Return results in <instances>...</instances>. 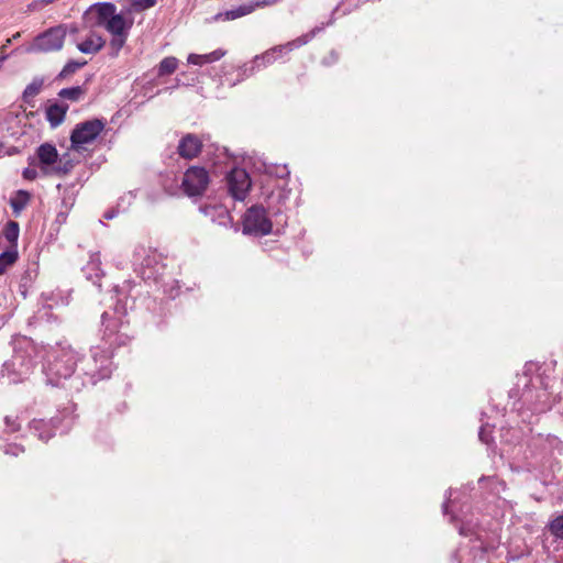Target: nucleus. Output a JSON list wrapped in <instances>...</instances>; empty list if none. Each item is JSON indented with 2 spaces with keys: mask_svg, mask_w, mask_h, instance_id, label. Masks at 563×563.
<instances>
[{
  "mask_svg": "<svg viewBox=\"0 0 563 563\" xmlns=\"http://www.w3.org/2000/svg\"><path fill=\"white\" fill-rule=\"evenodd\" d=\"M78 361V353L70 345L58 344L48 354L45 366L47 382L53 386L62 385L73 376Z\"/></svg>",
  "mask_w": 563,
  "mask_h": 563,
  "instance_id": "f257e3e1",
  "label": "nucleus"
},
{
  "mask_svg": "<svg viewBox=\"0 0 563 563\" xmlns=\"http://www.w3.org/2000/svg\"><path fill=\"white\" fill-rule=\"evenodd\" d=\"M125 317V305L120 301L112 311H104L101 314L102 341L106 347L112 350L130 342L129 321Z\"/></svg>",
  "mask_w": 563,
  "mask_h": 563,
  "instance_id": "f03ea898",
  "label": "nucleus"
},
{
  "mask_svg": "<svg viewBox=\"0 0 563 563\" xmlns=\"http://www.w3.org/2000/svg\"><path fill=\"white\" fill-rule=\"evenodd\" d=\"M113 369L112 350L106 346H92L89 356L80 360L82 385H96L111 376Z\"/></svg>",
  "mask_w": 563,
  "mask_h": 563,
  "instance_id": "7ed1b4c3",
  "label": "nucleus"
},
{
  "mask_svg": "<svg viewBox=\"0 0 563 563\" xmlns=\"http://www.w3.org/2000/svg\"><path fill=\"white\" fill-rule=\"evenodd\" d=\"M96 15L95 24L104 27L111 35L129 34L132 21H126L123 13H117L111 2H97L89 7L86 15Z\"/></svg>",
  "mask_w": 563,
  "mask_h": 563,
  "instance_id": "20e7f679",
  "label": "nucleus"
},
{
  "mask_svg": "<svg viewBox=\"0 0 563 563\" xmlns=\"http://www.w3.org/2000/svg\"><path fill=\"white\" fill-rule=\"evenodd\" d=\"M133 265L135 271L144 280L157 283L164 275L166 266L163 255L156 250L139 245L133 253Z\"/></svg>",
  "mask_w": 563,
  "mask_h": 563,
  "instance_id": "39448f33",
  "label": "nucleus"
},
{
  "mask_svg": "<svg viewBox=\"0 0 563 563\" xmlns=\"http://www.w3.org/2000/svg\"><path fill=\"white\" fill-rule=\"evenodd\" d=\"M333 16L325 23H321L320 25L314 26L310 32L298 36L297 38L284 44L273 47L272 49L266 51L261 56H256L254 63L257 67L266 66L272 64L277 58V53L282 54L284 51L291 52L295 48H299L306 44H308L317 34L321 33L325 26L333 24Z\"/></svg>",
  "mask_w": 563,
  "mask_h": 563,
  "instance_id": "423d86ee",
  "label": "nucleus"
},
{
  "mask_svg": "<svg viewBox=\"0 0 563 563\" xmlns=\"http://www.w3.org/2000/svg\"><path fill=\"white\" fill-rule=\"evenodd\" d=\"M242 232L247 235L264 236L272 232L273 224L262 205L246 209L242 220Z\"/></svg>",
  "mask_w": 563,
  "mask_h": 563,
  "instance_id": "0eeeda50",
  "label": "nucleus"
},
{
  "mask_svg": "<svg viewBox=\"0 0 563 563\" xmlns=\"http://www.w3.org/2000/svg\"><path fill=\"white\" fill-rule=\"evenodd\" d=\"M106 128L103 119H91L77 123L70 134L71 148L80 151L86 144L92 143Z\"/></svg>",
  "mask_w": 563,
  "mask_h": 563,
  "instance_id": "6e6552de",
  "label": "nucleus"
},
{
  "mask_svg": "<svg viewBox=\"0 0 563 563\" xmlns=\"http://www.w3.org/2000/svg\"><path fill=\"white\" fill-rule=\"evenodd\" d=\"M60 27L52 26L46 31L37 34L30 46L27 53H54L59 52L64 46V37Z\"/></svg>",
  "mask_w": 563,
  "mask_h": 563,
  "instance_id": "1a4fd4ad",
  "label": "nucleus"
},
{
  "mask_svg": "<svg viewBox=\"0 0 563 563\" xmlns=\"http://www.w3.org/2000/svg\"><path fill=\"white\" fill-rule=\"evenodd\" d=\"M209 174L200 166L189 167L183 177L181 188L189 197L202 195L209 185Z\"/></svg>",
  "mask_w": 563,
  "mask_h": 563,
  "instance_id": "9d476101",
  "label": "nucleus"
},
{
  "mask_svg": "<svg viewBox=\"0 0 563 563\" xmlns=\"http://www.w3.org/2000/svg\"><path fill=\"white\" fill-rule=\"evenodd\" d=\"M227 186L235 200H244L251 188L250 176L245 169L234 168L227 176Z\"/></svg>",
  "mask_w": 563,
  "mask_h": 563,
  "instance_id": "9b49d317",
  "label": "nucleus"
},
{
  "mask_svg": "<svg viewBox=\"0 0 563 563\" xmlns=\"http://www.w3.org/2000/svg\"><path fill=\"white\" fill-rule=\"evenodd\" d=\"M202 150L201 140L191 133L184 135L177 146V153L185 159L197 157Z\"/></svg>",
  "mask_w": 563,
  "mask_h": 563,
  "instance_id": "f8f14e48",
  "label": "nucleus"
},
{
  "mask_svg": "<svg viewBox=\"0 0 563 563\" xmlns=\"http://www.w3.org/2000/svg\"><path fill=\"white\" fill-rule=\"evenodd\" d=\"M57 419H51L48 421L44 419H34L30 422V431L36 435L41 441L47 442L54 437Z\"/></svg>",
  "mask_w": 563,
  "mask_h": 563,
  "instance_id": "ddd939ff",
  "label": "nucleus"
},
{
  "mask_svg": "<svg viewBox=\"0 0 563 563\" xmlns=\"http://www.w3.org/2000/svg\"><path fill=\"white\" fill-rule=\"evenodd\" d=\"M67 111L68 104L54 102L46 108V120L52 128H56L64 122Z\"/></svg>",
  "mask_w": 563,
  "mask_h": 563,
  "instance_id": "4468645a",
  "label": "nucleus"
},
{
  "mask_svg": "<svg viewBox=\"0 0 563 563\" xmlns=\"http://www.w3.org/2000/svg\"><path fill=\"white\" fill-rule=\"evenodd\" d=\"M37 158L40 163L43 165L42 169L47 173L48 167L54 165L57 162L58 153L54 145L49 143H44L37 148Z\"/></svg>",
  "mask_w": 563,
  "mask_h": 563,
  "instance_id": "2eb2a0df",
  "label": "nucleus"
},
{
  "mask_svg": "<svg viewBox=\"0 0 563 563\" xmlns=\"http://www.w3.org/2000/svg\"><path fill=\"white\" fill-rule=\"evenodd\" d=\"M104 44V38L92 32L85 41L77 44V48L84 54H97L103 48Z\"/></svg>",
  "mask_w": 563,
  "mask_h": 563,
  "instance_id": "dca6fc26",
  "label": "nucleus"
},
{
  "mask_svg": "<svg viewBox=\"0 0 563 563\" xmlns=\"http://www.w3.org/2000/svg\"><path fill=\"white\" fill-rule=\"evenodd\" d=\"M201 210L207 217L218 222L220 225H228L231 222L230 212L223 206H207Z\"/></svg>",
  "mask_w": 563,
  "mask_h": 563,
  "instance_id": "f3484780",
  "label": "nucleus"
},
{
  "mask_svg": "<svg viewBox=\"0 0 563 563\" xmlns=\"http://www.w3.org/2000/svg\"><path fill=\"white\" fill-rule=\"evenodd\" d=\"M225 52L222 49H216L209 54H189L187 62L191 65L202 66L205 64H211L219 60L224 56Z\"/></svg>",
  "mask_w": 563,
  "mask_h": 563,
  "instance_id": "a211bd4d",
  "label": "nucleus"
},
{
  "mask_svg": "<svg viewBox=\"0 0 563 563\" xmlns=\"http://www.w3.org/2000/svg\"><path fill=\"white\" fill-rule=\"evenodd\" d=\"M253 11H254V7H252L251 3L242 4L235 9L218 13L214 16V19L222 20V21H230V20H235V19L242 18L244 15H247V14L252 13Z\"/></svg>",
  "mask_w": 563,
  "mask_h": 563,
  "instance_id": "6ab92c4d",
  "label": "nucleus"
},
{
  "mask_svg": "<svg viewBox=\"0 0 563 563\" xmlns=\"http://www.w3.org/2000/svg\"><path fill=\"white\" fill-rule=\"evenodd\" d=\"M100 264L99 255H93L91 256L90 262L84 267V273L88 279L92 280L93 284H98L100 278L103 276Z\"/></svg>",
  "mask_w": 563,
  "mask_h": 563,
  "instance_id": "aec40b11",
  "label": "nucleus"
},
{
  "mask_svg": "<svg viewBox=\"0 0 563 563\" xmlns=\"http://www.w3.org/2000/svg\"><path fill=\"white\" fill-rule=\"evenodd\" d=\"M44 86L43 77H34L32 81L25 87L23 91V101L30 103L34 97H36Z\"/></svg>",
  "mask_w": 563,
  "mask_h": 563,
  "instance_id": "412c9836",
  "label": "nucleus"
},
{
  "mask_svg": "<svg viewBox=\"0 0 563 563\" xmlns=\"http://www.w3.org/2000/svg\"><path fill=\"white\" fill-rule=\"evenodd\" d=\"M36 277H37V268L35 267V265L33 267H29L22 274L20 284H19V289H20V292L24 297L26 296L27 289L32 286V284Z\"/></svg>",
  "mask_w": 563,
  "mask_h": 563,
  "instance_id": "4be33fe9",
  "label": "nucleus"
},
{
  "mask_svg": "<svg viewBox=\"0 0 563 563\" xmlns=\"http://www.w3.org/2000/svg\"><path fill=\"white\" fill-rule=\"evenodd\" d=\"M86 65H87V60L70 59L64 65L63 69L59 71L56 79L57 80L66 79Z\"/></svg>",
  "mask_w": 563,
  "mask_h": 563,
  "instance_id": "5701e85b",
  "label": "nucleus"
},
{
  "mask_svg": "<svg viewBox=\"0 0 563 563\" xmlns=\"http://www.w3.org/2000/svg\"><path fill=\"white\" fill-rule=\"evenodd\" d=\"M178 67V59L174 56L165 57L161 60L157 69L158 76H167L173 74Z\"/></svg>",
  "mask_w": 563,
  "mask_h": 563,
  "instance_id": "b1692460",
  "label": "nucleus"
},
{
  "mask_svg": "<svg viewBox=\"0 0 563 563\" xmlns=\"http://www.w3.org/2000/svg\"><path fill=\"white\" fill-rule=\"evenodd\" d=\"M85 95V89L80 86L63 88L59 90L58 96L73 102L79 101Z\"/></svg>",
  "mask_w": 563,
  "mask_h": 563,
  "instance_id": "393cba45",
  "label": "nucleus"
},
{
  "mask_svg": "<svg viewBox=\"0 0 563 563\" xmlns=\"http://www.w3.org/2000/svg\"><path fill=\"white\" fill-rule=\"evenodd\" d=\"M547 529L555 539L563 540V514L551 519L547 525Z\"/></svg>",
  "mask_w": 563,
  "mask_h": 563,
  "instance_id": "a878e982",
  "label": "nucleus"
},
{
  "mask_svg": "<svg viewBox=\"0 0 563 563\" xmlns=\"http://www.w3.org/2000/svg\"><path fill=\"white\" fill-rule=\"evenodd\" d=\"M30 200V195L24 191L20 190L18 192V196L15 198H12L10 201V206L15 214H19L27 205Z\"/></svg>",
  "mask_w": 563,
  "mask_h": 563,
  "instance_id": "bb28decb",
  "label": "nucleus"
},
{
  "mask_svg": "<svg viewBox=\"0 0 563 563\" xmlns=\"http://www.w3.org/2000/svg\"><path fill=\"white\" fill-rule=\"evenodd\" d=\"M20 228L15 221H9L3 229V236L11 244H16L19 239Z\"/></svg>",
  "mask_w": 563,
  "mask_h": 563,
  "instance_id": "cd10ccee",
  "label": "nucleus"
},
{
  "mask_svg": "<svg viewBox=\"0 0 563 563\" xmlns=\"http://www.w3.org/2000/svg\"><path fill=\"white\" fill-rule=\"evenodd\" d=\"M18 260L16 250L4 251L0 254V275H2L9 266Z\"/></svg>",
  "mask_w": 563,
  "mask_h": 563,
  "instance_id": "c85d7f7f",
  "label": "nucleus"
},
{
  "mask_svg": "<svg viewBox=\"0 0 563 563\" xmlns=\"http://www.w3.org/2000/svg\"><path fill=\"white\" fill-rule=\"evenodd\" d=\"M130 7L126 9V13L141 12L153 8L157 0H128Z\"/></svg>",
  "mask_w": 563,
  "mask_h": 563,
  "instance_id": "c756f323",
  "label": "nucleus"
},
{
  "mask_svg": "<svg viewBox=\"0 0 563 563\" xmlns=\"http://www.w3.org/2000/svg\"><path fill=\"white\" fill-rule=\"evenodd\" d=\"M128 36L129 34L112 35L110 40V48L112 49V56H118L119 52L125 45Z\"/></svg>",
  "mask_w": 563,
  "mask_h": 563,
  "instance_id": "7c9ffc66",
  "label": "nucleus"
},
{
  "mask_svg": "<svg viewBox=\"0 0 563 563\" xmlns=\"http://www.w3.org/2000/svg\"><path fill=\"white\" fill-rule=\"evenodd\" d=\"M11 363L12 366L14 367L19 365L20 368L18 371L20 374H23L30 369L32 361L31 358H25L21 354L16 353L15 355H13Z\"/></svg>",
  "mask_w": 563,
  "mask_h": 563,
  "instance_id": "2f4dec72",
  "label": "nucleus"
},
{
  "mask_svg": "<svg viewBox=\"0 0 563 563\" xmlns=\"http://www.w3.org/2000/svg\"><path fill=\"white\" fill-rule=\"evenodd\" d=\"M73 167L74 165L70 159H60L56 166L51 168V172L58 176H65L73 169Z\"/></svg>",
  "mask_w": 563,
  "mask_h": 563,
  "instance_id": "473e14b6",
  "label": "nucleus"
},
{
  "mask_svg": "<svg viewBox=\"0 0 563 563\" xmlns=\"http://www.w3.org/2000/svg\"><path fill=\"white\" fill-rule=\"evenodd\" d=\"M4 423L7 428L8 433H13L20 430V423L16 421V418H12L10 416H7L4 418Z\"/></svg>",
  "mask_w": 563,
  "mask_h": 563,
  "instance_id": "72a5a7b5",
  "label": "nucleus"
},
{
  "mask_svg": "<svg viewBox=\"0 0 563 563\" xmlns=\"http://www.w3.org/2000/svg\"><path fill=\"white\" fill-rule=\"evenodd\" d=\"M57 27H60L63 32V37L65 38L67 34L74 35L79 32V27L76 23L68 24H58Z\"/></svg>",
  "mask_w": 563,
  "mask_h": 563,
  "instance_id": "f704fd0d",
  "label": "nucleus"
},
{
  "mask_svg": "<svg viewBox=\"0 0 563 563\" xmlns=\"http://www.w3.org/2000/svg\"><path fill=\"white\" fill-rule=\"evenodd\" d=\"M24 452V448L16 443H9L4 448V453L12 456H18L20 453Z\"/></svg>",
  "mask_w": 563,
  "mask_h": 563,
  "instance_id": "c9c22d12",
  "label": "nucleus"
},
{
  "mask_svg": "<svg viewBox=\"0 0 563 563\" xmlns=\"http://www.w3.org/2000/svg\"><path fill=\"white\" fill-rule=\"evenodd\" d=\"M268 173L272 175H275L278 178H285L289 175V170L286 165L276 166V167H274V170H269Z\"/></svg>",
  "mask_w": 563,
  "mask_h": 563,
  "instance_id": "e433bc0d",
  "label": "nucleus"
},
{
  "mask_svg": "<svg viewBox=\"0 0 563 563\" xmlns=\"http://www.w3.org/2000/svg\"><path fill=\"white\" fill-rule=\"evenodd\" d=\"M478 438L485 444H489L493 441V437H492L490 432H488L486 430V427L481 428V430L478 432Z\"/></svg>",
  "mask_w": 563,
  "mask_h": 563,
  "instance_id": "4c0bfd02",
  "label": "nucleus"
},
{
  "mask_svg": "<svg viewBox=\"0 0 563 563\" xmlns=\"http://www.w3.org/2000/svg\"><path fill=\"white\" fill-rule=\"evenodd\" d=\"M280 0H260V1L252 2L251 5L254 7V10H255L256 8H264V7H269V5L276 4Z\"/></svg>",
  "mask_w": 563,
  "mask_h": 563,
  "instance_id": "58836bf2",
  "label": "nucleus"
},
{
  "mask_svg": "<svg viewBox=\"0 0 563 563\" xmlns=\"http://www.w3.org/2000/svg\"><path fill=\"white\" fill-rule=\"evenodd\" d=\"M23 176L26 179H34L36 177V172L34 169L26 168L23 172Z\"/></svg>",
  "mask_w": 563,
  "mask_h": 563,
  "instance_id": "ea45409f",
  "label": "nucleus"
},
{
  "mask_svg": "<svg viewBox=\"0 0 563 563\" xmlns=\"http://www.w3.org/2000/svg\"><path fill=\"white\" fill-rule=\"evenodd\" d=\"M550 408V404L543 401L541 405H536L533 410L536 411H545Z\"/></svg>",
  "mask_w": 563,
  "mask_h": 563,
  "instance_id": "a19ab883",
  "label": "nucleus"
},
{
  "mask_svg": "<svg viewBox=\"0 0 563 563\" xmlns=\"http://www.w3.org/2000/svg\"><path fill=\"white\" fill-rule=\"evenodd\" d=\"M20 36H21L20 32H16L15 34H13V36L11 38L7 40V45L11 44L15 40H18Z\"/></svg>",
  "mask_w": 563,
  "mask_h": 563,
  "instance_id": "79ce46f5",
  "label": "nucleus"
},
{
  "mask_svg": "<svg viewBox=\"0 0 563 563\" xmlns=\"http://www.w3.org/2000/svg\"><path fill=\"white\" fill-rule=\"evenodd\" d=\"M443 512L446 515L448 514V501H445L443 504Z\"/></svg>",
  "mask_w": 563,
  "mask_h": 563,
  "instance_id": "37998d69",
  "label": "nucleus"
},
{
  "mask_svg": "<svg viewBox=\"0 0 563 563\" xmlns=\"http://www.w3.org/2000/svg\"><path fill=\"white\" fill-rule=\"evenodd\" d=\"M113 217H114V214H113V213H108V214H106V218H107V219H112Z\"/></svg>",
  "mask_w": 563,
  "mask_h": 563,
  "instance_id": "c03bdc74",
  "label": "nucleus"
},
{
  "mask_svg": "<svg viewBox=\"0 0 563 563\" xmlns=\"http://www.w3.org/2000/svg\"><path fill=\"white\" fill-rule=\"evenodd\" d=\"M460 533H461V534H464V536H466V534H467V532L464 530V528H461V529H460Z\"/></svg>",
  "mask_w": 563,
  "mask_h": 563,
  "instance_id": "a18cd8bd",
  "label": "nucleus"
},
{
  "mask_svg": "<svg viewBox=\"0 0 563 563\" xmlns=\"http://www.w3.org/2000/svg\"><path fill=\"white\" fill-rule=\"evenodd\" d=\"M547 396L545 391L542 393V395H539V397Z\"/></svg>",
  "mask_w": 563,
  "mask_h": 563,
  "instance_id": "49530a36",
  "label": "nucleus"
}]
</instances>
